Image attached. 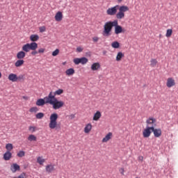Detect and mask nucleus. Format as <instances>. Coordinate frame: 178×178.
Here are the masks:
<instances>
[{"label": "nucleus", "mask_w": 178, "mask_h": 178, "mask_svg": "<svg viewBox=\"0 0 178 178\" xmlns=\"http://www.w3.org/2000/svg\"><path fill=\"white\" fill-rule=\"evenodd\" d=\"M65 73L67 76H72V74H74V69L70 68L65 71Z\"/></svg>", "instance_id": "obj_29"}, {"label": "nucleus", "mask_w": 178, "mask_h": 178, "mask_svg": "<svg viewBox=\"0 0 178 178\" xmlns=\"http://www.w3.org/2000/svg\"><path fill=\"white\" fill-rule=\"evenodd\" d=\"M25 57H26V53H25L24 51H19V52L17 54V59L23 60L24 58H25Z\"/></svg>", "instance_id": "obj_18"}, {"label": "nucleus", "mask_w": 178, "mask_h": 178, "mask_svg": "<svg viewBox=\"0 0 178 178\" xmlns=\"http://www.w3.org/2000/svg\"><path fill=\"white\" fill-rule=\"evenodd\" d=\"M119 8V6H115L111 8H109L107 10H106V13L107 15H108L109 16H115V15L118 13V8Z\"/></svg>", "instance_id": "obj_8"}, {"label": "nucleus", "mask_w": 178, "mask_h": 178, "mask_svg": "<svg viewBox=\"0 0 178 178\" xmlns=\"http://www.w3.org/2000/svg\"><path fill=\"white\" fill-rule=\"evenodd\" d=\"M25 155H26V152L23 150L19 151L17 154V156H18L19 158H23V156H24Z\"/></svg>", "instance_id": "obj_33"}, {"label": "nucleus", "mask_w": 178, "mask_h": 178, "mask_svg": "<svg viewBox=\"0 0 178 178\" xmlns=\"http://www.w3.org/2000/svg\"><path fill=\"white\" fill-rule=\"evenodd\" d=\"M47 102H49L50 105H52L53 109H54L55 111L60 109V108H62V106L65 105V102L58 100V99H56L54 95H52L51 94L49 99V101H47Z\"/></svg>", "instance_id": "obj_1"}, {"label": "nucleus", "mask_w": 178, "mask_h": 178, "mask_svg": "<svg viewBox=\"0 0 178 178\" xmlns=\"http://www.w3.org/2000/svg\"><path fill=\"white\" fill-rule=\"evenodd\" d=\"M10 170L13 173H16V172L20 170V165L17 163H13L10 167Z\"/></svg>", "instance_id": "obj_11"}, {"label": "nucleus", "mask_w": 178, "mask_h": 178, "mask_svg": "<svg viewBox=\"0 0 178 178\" xmlns=\"http://www.w3.org/2000/svg\"><path fill=\"white\" fill-rule=\"evenodd\" d=\"M6 148L9 151V152H10V151L13 149V145H12V143H8L6 145Z\"/></svg>", "instance_id": "obj_35"}, {"label": "nucleus", "mask_w": 178, "mask_h": 178, "mask_svg": "<svg viewBox=\"0 0 178 178\" xmlns=\"http://www.w3.org/2000/svg\"><path fill=\"white\" fill-rule=\"evenodd\" d=\"M29 111L31 113H37V112H38V107H32L30 108Z\"/></svg>", "instance_id": "obj_37"}, {"label": "nucleus", "mask_w": 178, "mask_h": 178, "mask_svg": "<svg viewBox=\"0 0 178 178\" xmlns=\"http://www.w3.org/2000/svg\"><path fill=\"white\" fill-rule=\"evenodd\" d=\"M124 56V54L122 53L121 51L118 52L116 56V60L117 62H120V60H122V58Z\"/></svg>", "instance_id": "obj_28"}, {"label": "nucleus", "mask_w": 178, "mask_h": 178, "mask_svg": "<svg viewBox=\"0 0 178 178\" xmlns=\"http://www.w3.org/2000/svg\"><path fill=\"white\" fill-rule=\"evenodd\" d=\"M44 52H45V49L44 48L39 49L38 51V54H44Z\"/></svg>", "instance_id": "obj_43"}, {"label": "nucleus", "mask_w": 178, "mask_h": 178, "mask_svg": "<svg viewBox=\"0 0 178 178\" xmlns=\"http://www.w3.org/2000/svg\"><path fill=\"white\" fill-rule=\"evenodd\" d=\"M49 94H51V95H54V97H56V95H60V94H63V90L58 89L54 92H50Z\"/></svg>", "instance_id": "obj_25"}, {"label": "nucleus", "mask_w": 178, "mask_h": 178, "mask_svg": "<svg viewBox=\"0 0 178 178\" xmlns=\"http://www.w3.org/2000/svg\"><path fill=\"white\" fill-rule=\"evenodd\" d=\"M110 24L112 28L115 27H115H118V26H119L118 24V20H114L113 22H110Z\"/></svg>", "instance_id": "obj_36"}, {"label": "nucleus", "mask_w": 178, "mask_h": 178, "mask_svg": "<svg viewBox=\"0 0 178 178\" xmlns=\"http://www.w3.org/2000/svg\"><path fill=\"white\" fill-rule=\"evenodd\" d=\"M23 98H24V99H28V97H26V96H24Z\"/></svg>", "instance_id": "obj_50"}, {"label": "nucleus", "mask_w": 178, "mask_h": 178, "mask_svg": "<svg viewBox=\"0 0 178 178\" xmlns=\"http://www.w3.org/2000/svg\"><path fill=\"white\" fill-rule=\"evenodd\" d=\"M98 40H99L98 37H94V38H92V40L94 41V42H98Z\"/></svg>", "instance_id": "obj_44"}, {"label": "nucleus", "mask_w": 178, "mask_h": 178, "mask_svg": "<svg viewBox=\"0 0 178 178\" xmlns=\"http://www.w3.org/2000/svg\"><path fill=\"white\" fill-rule=\"evenodd\" d=\"M55 170V165L53 164H49L46 165V172L47 173H52Z\"/></svg>", "instance_id": "obj_13"}, {"label": "nucleus", "mask_w": 178, "mask_h": 178, "mask_svg": "<svg viewBox=\"0 0 178 178\" xmlns=\"http://www.w3.org/2000/svg\"><path fill=\"white\" fill-rule=\"evenodd\" d=\"M74 118H75L74 114H71V115H70V119H74Z\"/></svg>", "instance_id": "obj_49"}, {"label": "nucleus", "mask_w": 178, "mask_h": 178, "mask_svg": "<svg viewBox=\"0 0 178 178\" xmlns=\"http://www.w3.org/2000/svg\"><path fill=\"white\" fill-rule=\"evenodd\" d=\"M8 80L15 83L17 81V75L16 74H10L8 76Z\"/></svg>", "instance_id": "obj_14"}, {"label": "nucleus", "mask_w": 178, "mask_h": 178, "mask_svg": "<svg viewBox=\"0 0 178 178\" xmlns=\"http://www.w3.org/2000/svg\"><path fill=\"white\" fill-rule=\"evenodd\" d=\"M111 47L112 48H115V49H118V48L120 47V44L119 43V42L115 41L111 43Z\"/></svg>", "instance_id": "obj_30"}, {"label": "nucleus", "mask_w": 178, "mask_h": 178, "mask_svg": "<svg viewBox=\"0 0 178 178\" xmlns=\"http://www.w3.org/2000/svg\"><path fill=\"white\" fill-rule=\"evenodd\" d=\"M101 67V64L99 63H94L91 65V70L95 71L98 70Z\"/></svg>", "instance_id": "obj_17"}, {"label": "nucleus", "mask_w": 178, "mask_h": 178, "mask_svg": "<svg viewBox=\"0 0 178 178\" xmlns=\"http://www.w3.org/2000/svg\"><path fill=\"white\" fill-rule=\"evenodd\" d=\"M122 1H123V0H118V3H120V2H122Z\"/></svg>", "instance_id": "obj_51"}, {"label": "nucleus", "mask_w": 178, "mask_h": 178, "mask_svg": "<svg viewBox=\"0 0 178 178\" xmlns=\"http://www.w3.org/2000/svg\"><path fill=\"white\" fill-rule=\"evenodd\" d=\"M91 129H92V125H91V124H88L84 128V132L87 134L90 133Z\"/></svg>", "instance_id": "obj_27"}, {"label": "nucleus", "mask_w": 178, "mask_h": 178, "mask_svg": "<svg viewBox=\"0 0 178 178\" xmlns=\"http://www.w3.org/2000/svg\"><path fill=\"white\" fill-rule=\"evenodd\" d=\"M101 112L100 111H97L95 114H94V116H93V120L95 121H98L99 120V119L101 118Z\"/></svg>", "instance_id": "obj_22"}, {"label": "nucleus", "mask_w": 178, "mask_h": 178, "mask_svg": "<svg viewBox=\"0 0 178 178\" xmlns=\"http://www.w3.org/2000/svg\"><path fill=\"white\" fill-rule=\"evenodd\" d=\"M30 40L33 42H35V41H38V40H40V36L37 34H33L30 36Z\"/></svg>", "instance_id": "obj_21"}, {"label": "nucleus", "mask_w": 178, "mask_h": 178, "mask_svg": "<svg viewBox=\"0 0 178 178\" xmlns=\"http://www.w3.org/2000/svg\"><path fill=\"white\" fill-rule=\"evenodd\" d=\"M49 98H50V94H49L47 97H44V99H38L36 102V105L38 106H44L45 104H49V102H48Z\"/></svg>", "instance_id": "obj_6"}, {"label": "nucleus", "mask_w": 178, "mask_h": 178, "mask_svg": "<svg viewBox=\"0 0 178 178\" xmlns=\"http://www.w3.org/2000/svg\"><path fill=\"white\" fill-rule=\"evenodd\" d=\"M140 159L142 161V159H143V157H140Z\"/></svg>", "instance_id": "obj_54"}, {"label": "nucleus", "mask_w": 178, "mask_h": 178, "mask_svg": "<svg viewBox=\"0 0 178 178\" xmlns=\"http://www.w3.org/2000/svg\"><path fill=\"white\" fill-rule=\"evenodd\" d=\"M175 84H176V83L175 82V79H173L172 78H168L167 79L166 86H167V87H168V88L173 87V86H175Z\"/></svg>", "instance_id": "obj_12"}, {"label": "nucleus", "mask_w": 178, "mask_h": 178, "mask_svg": "<svg viewBox=\"0 0 178 178\" xmlns=\"http://www.w3.org/2000/svg\"><path fill=\"white\" fill-rule=\"evenodd\" d=\"M40 30V33H44L45 32V30H47V29L45 28V26H40L39 28Z\"/></svg>", "instance_id": "obj_42"}, {"label": "nucleus", "mask_w": 178, "mask_h": 178, "mask_svg": "<svg viewBox=\"0 0 178 178\" xmlns=\"http://www.w3.org/2000/svg\"><path fill=\"white\" fill-rule=\"evenodd\" d=\"M150 62H151L150 66L152 67H155V66H156V64L158 63V61L156 60V59H152Z\"/></svg>", "instance_id": "obj_34"}, {"label": "nucleus", "mask_w": 178, "mask_h": 178, "mask_svg": "<svg viewBox=\"0 0 178 178\" xmlns=\"http://www.w3.org/2000/svg\"><path fill=\"white\" fill-rule=\"evenodd\" d=\"M129 10V7L126 6H122L119 8V12L116 14V18L119 20L124 17V12Z\"/></svg>", "instance_id": "obj_3"}, {"label": "nucleus", "mask_w": 178, "mask_h": 178, "mask_svg": "<svg viewBox=\"0 0 178 178\" xmlns=\"http://www.w3.org/2000/svg\"><path fill=\"white\" fill-rule=\"evenodd\" d=\"M120 172L121 175H124V169L121 168V169L120 170Z\"/></svg>", "instance_id": "obj_48"}, {"label": "nucleus", "mask_w": 178, "mask_h": 178, "mask_svg": "<svg viewBox=\"0 0 178 178\" xmlns=\"http://www.w3.org/2000/svg\"><path fill=\"white\" fill-rule=\"evenodd\" d=\"M29 130V131L34 133L35 131V127L30 126Z\"/></svg>", "instance_id": "obj_41"}, {"label": "nucleus", "mask_w": 178, "mask_h": 178, "mask_svg": "<svg viewBox=\"0 0 178 178\" xmlns=\"http://www.w3.org/2000/svg\"><path fill=\"white\" fill-rule=\"evenodd\" d=\"M28 140L29 141H37V137H35V136L31 134L29 135V136L28 137Z\"/></svg>", "instance_id": "obj_32"}, {"label": "nucleus", "mask_w": 178, "mask_h": 178, "mask_svg": "<svg viewBox=\"0 0 178 178\" xmlns=\"http://www.w3.org/2000/svg\"><path fill=\"white\" fill-rule=\"evenodd\" d=\"M123 32V28L120 26V25H118L115 28V34H120V33Z\"/></svg>", "instance_id": "obj_26"}, {"label": "nucleus", "mask_w": 178, "mask_h": 178, "mask_svg": "<svg viewBox=\"0 0 178 178\" xmlns=\"http://www.w3.org/2000/svg\"><path fill=\"white\" fill-rule=\"evenodd\" d=\"M59 54V49H56L55 51L52 52V56H57Z\"/></svg>", "instance_id": "obj_40"}, {"label": "nucleus", "mask_w": 178, "mask_h": 178, "mask_svg": "<svg viewBox=\"0 0 178 178\" xmlns=\"http://www.w3.org/2000/svg\"><path fill=\"white\" fill-rule=\"evenodd\" d=\"M24 64V60L19 59L17 60L15 63V67H20V66H22V65Z\"/></svg>", "instance_id": "obj_24"}, {"label": "nucleus", "mask_w": 178, "mask_h": 178, "mask_svg": "<svg viewBox=\"0 0 178 178\" xmlns=\"http://www.w3.org/2000/svg\"><path fill=\"white\" fill-rule=\"evenodd\" d=\"M29 48L31 51H35L37 48H38V44L35 42H33L31 43H29Z\"/></svg>", "instance_id": "obj_16"}, {"label": "nucleus", "mask_w": 178, "mask_h": 178, "mask_svg": "<svg viewBox=\"0 0 178 178\" xmlns=\"http://www.w3.org/2000/svg\"><path fill=\"white\" fill-rule=\"evenodd\" d=\"M172 33H173V31L172 29H168L165 36L166 37H170V35H172Z\"/></svg>", "instance_id": "obj_39"}, {"label": "nucleus", "mask_w": 178, "mask_h": 178, "mask_svg": "<svg viewBox=\"0 0 178 178\" xmlns=\"http://www.w3.org/2000/svg\"><path fill=\"white\" fill-rule=\"evenodd\" d=\"M58 114L56 113H52L50 115V122L49 124V129L51 130H54V129H56V130H58V129H60V126H58Z\"/></svg>", "instance_id": "obj_2"}, {"label": "nucleus", "mask_w": 178, "mask_h": 178, "mask_svg": "<svg viewBox=\"0 0 178 178\" xmlns=\"http://www.w3.org/2000/svg\"><path fill=\"white\" fill-rule=\"evenodd\" d=\"M112 31V26L111 25V22H107L104 26L103 35L104 37H109L111 35V32Z\"/></svg>", "instance_id": "obj_4"}, {"label": "nucleus", "mask_w": 178, "mask_h": 178, "mask_svg": "<svg viewBox=\"0 0 178 178\" xmlns=\"http://www.w3.org/2000/svg\"><path fill=\"white\" fill-rule=\"evenodd\" d=\"M146 123H147L146 127L147 128L149 127L151 130H153L154 129H155V127H156V119L154 118H149L146 120Z\"/></svg>", "instance_id": "obj_5"}, {"label": "nucleus", "mask_w": 178, "mask_h": 178, "mask_svg": "<svg viewBox=\"0 0 178 178\" xmlns=\"http://www.w3.org/2000/svg\"><path fill=\"white\" fill-rule=\"evenodd\" d=\"M103 54H104V55H105V54H106V51H104L103 52Z\"/></svg>", "instance_id": "obj_52"}, {"label": "nucleus", "mask_w": 178, "mask_h": 178, "mask_svg": "<svg viewBox=\"0 0 178 178\" xmlns=\"http://www.w3.org/2000/svg\"><path fill=\"white\" fill-rule=\"evenodd\" d=\"M37 162H38V163H39V165H44L45 160L44 159H42V157L39 156L37 158Z\"/></svg>", "instance_id": "obj_31"}, {"label": "nucleus", "mask_w": 178, "mask_h": 178, "mask_svg": "<svg viewBox=\"0 0 178 178\" xmlns=\"http://www.w3.org/2000/svg\"><path fill=\"white\" fill-rule=\"evenodd\" d=\"M151 129L152 128L146 127V129L143 130V135L145 138H148L151 136Z\"/></svg>", "instance_id": "obj_10"}, {"label": "nucleus", "mask_w": 178, "mask_h": 178, "mask_svg": "<svg viewBox=\"0 0 178 178\" xmlns=\"http://www.w3.org/2000/svg\"><path fill=\"white\" fill-rule=\"evenodd\" d=\"M63 17V15L62 14V12L58 11L55 15V20L56 22H60Z\"/></svg>", "instance_id": "obj_15"}, {"label": "nucleus", "mask_w": 178, "mask_h": 178, "mask_svg": "<svg viewBox=\"0 0 178 178\" xmlns=\"http://www.w3.org/2000/svg\"><path fill=\"white\" fill-rule=\"evenodd\" d=\"M152 131L153 132L154 137L159 138L162 136V130L161 129L153 128Z\"/></svg>", "instance_id": "obj_9"}, {"label": "nucleus", "mask_w": 178, "mask_h": 178, "mask_svg": "<svg viewBox=\"0 0 178 178\" xmlns=\"http://www.w3.org/2000/svg\"><path fill=\"white\" fill-rule=\"evenodd\" d=\"M2 76V74L0 72V78Z\"/></svg>", "instance_id": "obj_53"}, {"label": "nucleus", "mask_w": 178, "mask_h": 178, "mask_svg": "<svg viewBox=\"0 0 178 178\" xmlns=\"http://www.w3.org/2000/svg\"><path fill=\"white\" fill-rule=\"evenodd\" d=\"M111 138H112V133L110 132L102 139V143H108Z\"/></svg>", "instance_id": "obj_19"}, {"label": "nucleus", "mask_w": 178, "mask_h": 178, "mask_svg": "<svg viewBox=\"0 0 178 178\" xmlns=\"http://www.w3.org/2000/svg\"><path fill=\"white\" fill-rule=\"evenodd\" d=\"M74 63L75 65H86L88 62V58L86 57H81V58H76L73 60Z\"/></svg>", "instance_id": "obj_7"}, {"label": "nucleus", "mask_w": 178, "mask_h": 178, "mask_svg": "<svg viewBox=\"0 0 178 178\" xmlns=\"http://www.w3.org/2000/svg\"><path fill=\"white\" fill-rule=\"evenodd\" d=\"M12 158V153L10 152L7 151L4 154H3V159L5 161H9Z\"/></svg>", "instance_id": "obj_20"}, {"label": "nucleus", "mask_w": 178, "mask_h": 178, "mask_svg": "<svg viewBox=\"0 0 178 178\" xmlns=\"http://www.w3.org/2000/svg\"><path fill=\"white\" fill-rule=\"evenodd\" d=\"M22 51L24 52H30V43H27L22 47Z\"/></svg>", "instance_id": "obj_23"}, {"label": "nucleus", "mask_w": 178, "mask_h": 178, "mask_svg": "<svg viewBox=\"0 0 178 178\" xmlns=\"http://www.w3.org/2000/svg\"><path fill=\"white\" fill-rule=\"evenodd\" d=\"M38 54V51L33 50V51L31 52V55H37Z\"/></svg>", "instance_id": "obj_47"}, {"label": "nucleus", "mask_w": 178, "mask_h": 178, "mask_svg": "<svg viewBox=\"0 0 178 178\" xmlns=\"http://www.w3.org/2000/svg\"><path fill=\"white\" fill-rule=\"evenodd\" d=\"M20 81V80H23V75H19V76H17V81Z\"/></svg>", "instance_id": "obj_46"}, {"label": "nucleus", "mask_w": 178, "mask_h": 178, "mask_svg": "<svg viewBox=\"0 0 178 178\" xmlns=\"http://www.w3.org/2000/svg\"><path fill=\"white\" fill-rule=\"evenodd\" d=\"M36 119H42L44 118V113H38L35 115Z\"/></svg>", "instance_id": "obj_38"}, {"label": "nucleus", "mask_w": 178, "mask_h": 178, "mask_svg": "<svg viewBox=\"0 0 178 178\" xmlns=\"http://www.w3.org/2000/svg\"><path fill=\"white\" fill-rule=\"evenodd\" d=\"M76 51H77L78 52H82V51H83V49H82L81 47H77V48H76Z\"/></svg>", "instance_id": "obj_45"}]
</instances>
